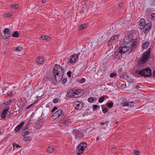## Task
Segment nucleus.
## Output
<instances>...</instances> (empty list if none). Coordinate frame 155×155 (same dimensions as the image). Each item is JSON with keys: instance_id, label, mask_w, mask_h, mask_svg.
I'll use <instances>...</instances> for the list:
<instances>
[{"instance_id": "nucleus-23", "label": "nucleus", "mask_w": 155, "mask_h": 155, "mask_svg": "<svg viewBox=\"0 0 155 155\" xmlns=\"http://www.w3.org/2000/svg\"><path fill=\"white\" fill-rule=\"evenodd\" d=\"M19 34L18 31H15L12 34V36L13 37L17 38Z\"/></svg>"}, {"instance_id": "nucleus-28", "label": "nucleus", "mask_w": 155, "mask_h": 155, "mask_svg": "<svg viewBox=\"0 0 155 155\" xmlns=\"http://www.w3.org/2000/svg\"><path fill=\"white\" fill-rule=\"evenodd\" d=\"M102 110L103 113L104 114L106 113L108 110V109L106 107L103 108L102 107Z\"/></svg>"}, {"instance_id": "nucleus-10", "label": "nucleus", "mask_w": 155, "mask_h": 155, "mask_svg": "<svg viewBox=\"0 0 155 155\" xmlns=\"http://www.w3.org/2000/svg\"><path fill=\"white\" fill-rule=\"evenodd\" d=\"M61 115L63 116L64 115V114H62V110L61 109H60L55 112L52 115L54 119L58 118Z\"/></svg>"}, {"instance_id": "nucleus-51", "label": "nucleus", "mask_w": 155, "mask_h": 155, "mask_svg": "<svg viewBox=\"0 0 155 155\" xmlns=\"http://www.w3.org/2000/svg\"><path fill=\"white\" fill-rule=\"evenodd\" d=\"M106 124V123H103V122H101L100 123V124L101 125H104V124Z\"/></svg>"}, {"instance_id": "nucleus-21", "label": "nucleus", "mask_w": 155, "mask_h": 155, "mask_svg": "<svg viewBox=\"0 0 155 155\" xmlns=\"http://www.w3.org/2000/svg\"><path fill=\"white\" fill-rule=\"evenodd\" d=\"M149 45V43L148 42H146L144 43L142 45V48L144 49H146L147 48Z\"/></svg>"}, {"instance_id": "nucleus-32", "label": "nucleus", "mask_w": 155, "mask_h": 155, "mask_svg": "<svg viewBox=\"0 0 155 155\" xmlns=\"http://www.w3.org/2000/svg\"><path fill=\"white\" fill-rule=\"evenodd\" d=\"M23 140L25 141H30L31 140V137H28L27 138L25 137L23 139Z\"/></svg>"}, {"instance_id": "nucleus-27", "label": "nucleus", "mask_w": 155, "mask_h": 155, "mask_svg": "<svg viewBox=\"0 0 155 155\" xmlns=\"http://www.w3.org/2000/svg\"><path fill=\"white\" fill-rule=\"evenodd\" d=\"M94 101V98L93 97L89 98L88 99V101L89 102L92 103Z\"/></svg>"}, {"instance_id": "nucleus-11", "label": "nucleus", "mask_w": 155, "mask_h": 155, "mask_svg": "<svg viewBox=\"0 0 155 155\" xmlns=\"http://www.w3.org/2000/svg\"><path fill=\"white\" fill-rule=\"evenodd\" d=\"M80 90H78L77 91H70L68 92V96L71 97H77V96H75L77 95L78 94V93L79 92V91Z\"/></svg>"}, {"instance_id": "nucleus-49", "label": "nucleus", "mask_w": 155, "mask_h": 155, "mask_svg": "<svg viewBox=\"0 0 155 155\" xmlns=\"http://www.w3.org/2000/svg\"><path fill=\"white\" fill-rule=\"evenodd\" d=\"M42 2L43 3H45L46 2V0H42Z\"/></svg>"}, {"instance_id": "nucleus-22", "label": "nucleus", "mask_w": 155, "mask_h": 155, "mask_svg": "<svg viewBox=\"0 0 155 155\" xmlns=\"http://www.w3.org/2000/svg\"><path fill=\"white\" fill-rule=\"evenodd\" d=\"M19 6V5L18 4H16L12 5L11 7L13 9H17L18 8Z\"/></svg>"}, {"instance_id": "nucleus-52", "label": "nucleus", "mask_w": 155, "mask_h": 155, "mask_svg": "<svg viewBox=\"0 0 155 155\" xmlns=\"http://www.w3.org/2000/svg\"><path fill=\"white\" fill-rule=\"evenodd\" d=\"M98 139H99L98 137H97L96 138V140H97V141H98Z\"/></svg>"}, {"instance_id": "nucleus-36", "label": "nucleus", "mask_w": 155, "mask_h": 155, "mask_svg": "<svg viewBox=\"0 0 155 155\" xmlns=\"http://www.w3.org/2000/svg\"><path fill=\"white\" fill-rule=\"evenodd\" d=\"M151 16L152 19L153 20H154V18H155V14L152 13L151 14Z\"/></svg>"}, {"instance_id": "nucleus-37", "label": "nucleus", "mask_w": 155, "mask_h": 155, "mask_svg": "<svg viewBox=\"0 0 155 155\" xmlns=\"http://www.w3.org/2000/svg\"><path fill=\"white\" fill-rule=\"evenodd\" d=\"M58 99L57 98H56L53 100V102L54 103H57L58 102Z\"/></svg>"}, {"instance_id": "nucleus-8", "label": "nucleus", "mask_w": 155, "mask_h": 155, "mask_svg": "<svg viewBox=\"0 0 155 155\" xmlns=\"http://www.w3.org/2000/svg\"><path fill=\"white\" fill-rule=\"evenodd\" d=\"M79 54H72L68 59L69 62L74 63L78 60Z\"/></svg>"}, {"instance_id": "nucleus-26", "label": "nucleus", "mask_w": 155, "mask_h": 155, "mask_svg": "<svg viewBox=\"0 0 155 155\" xmlns=\"http://www.w3.org/2000/svg\"><path fill=\"white\" fill-rule=\"evenodd\" d=\"M104 96H103L99 98L98 100V102L99 103H101L104 100Z\"/></svg>"}, {"instance_id": "nucleus-17", "label": "nucleus", "mask_w": 155, "mask_h": 155, "mask_svg": "<svg viewBox=\"0 0 155 155\" xmlns=\"http://www.w3.org/2000/svg\"><path fill=\"white\" fill-rule=\"evenodd\" d=\"M87 27V26L86 24H84L79 26L78 28L79 30H81L86 28Z\"/></svg>"}, {"instance_id": "nucleus-50", "label": "nucleus", "mask_w": 155, "mask_h": 155, "mask_svg": "<svg viewBox=\"0 0 155 155\" xmlns=\"http://www.w3.org/2000/svg\"><path fill=\"white\" fill-rule=\"evenodd\" d=\"M127 78H128V75L126 73H124L123 74Z\"/></svg>"}, {"instance_id": "nucleus-18", "label": "nucleus", "mask_w": 155, "mask_h": 155, "mask_svg": "<svg viewBox=\"0 0 155 155\" xmlns=\"http://www.w3.org/2000/svg\"><path fill=\"white\" fill-rule=\"evenodd\" d=\"M41 38L44 40H48L49 41L50 39V38L49 36L44 35L41 36Z\"/></svg>"}, {"instance_id": "nucleus-45", "label": "nucleus", "mask_w": 155, "mask_h": 155, "mask_svg": "<svg viewBox=\"0 0 155 155\" xmlns=\"http://www.w3.org/2000/svg\"><path fill=\"white\" fill-rule=\"evenodd\" d=\"M114 76H115V74L114 73H111L110 75V77L111 78L113 77Z\"/></svg>"}, {"instance_id": "nucleus-19", "label": "nucleus", "mask_w": 155, "mask_h": 155, "mask_svg": "<svg viewBox=\"0 0 155 155\" xmlns=\"http://www.w3.org/2000/svg\"><path fill=\"white\" fill-rule=\"evenodd\" d=\"M29 133L30 132L28 130H26L24 129L23 132L21 133V135L22 136H25L29 134Z\"/></svg>"}, {"instance_id": "nucleus-29", "label": "nucleus", "mask_w": 155, "mask_h": 155, "mask_svg": "<svg viewBox=\"0 0 155 155\" xmlns=\"http://www.w3.org/2000/svg\"><path fill=\"white\" fill-rule=\"evenodd\" d=\"M25 123L23 121L21 122V123H20L19 125H18L17 126L18 127H19L20 129L22 127L23 125Z\"/></svg>"}, {"instance_id": "nucleus-1", "label": "nucleus", "mask_w": 155, "mask_h": 155, "mask_svg": "<svg viewBox=\"0 0 155 155\" xmlns=\"http://www.w3.org/2000/svg\"><path fill=\"white\" fill-rule=\"evenodd\" d=\"M64 71L58 64H56L54 67L53 73L55 76V80L59 82L63 78Z\"/></svg>"}, {"instance_id": "nucleus-48", "label": "nucleus", "mask_w": 155, "mask_h": 155, "mask_svg": "<svg viewBox=\"0 0 155 155\" xmlns=\"http://www.w3.org/2000/svg\"><path fill=\"white\" fill-rule=\"evenodd\" d=\"M140 87V86L138 85H136L135 86V87L137 89H139Z\"/></svg>"}, {"instance_id": "nucleus-25", "label": "nucleus", "mask_w": 155, "mask_h": 155, "mask_svg": "<svg viewBox=\"0 0 155 155\" xmlns=\"http://www.w3.org/2000/svg\"><path fill=\"white\" fill-rule=\"evenodd\" d=\"M12 16V15L9 13H8L4 14V16L5 18H9Z\"/></svg>"}, {"instance_id": "nucleus-6", "label": "nucleus", "mask_w": 155, "mask_h": 155, "mask_svg": "<svg viewBox=\"0 0 155 155\" xmlns=\"http://www.w3.org/2000/svg\"><path fill=\"white\" fill-rule=\"evenodd\" d=\"M87 143L86 142H83L81 143L77 148L76 152L78 155H80L81 154L84 149L87 147Z\"/></svg>"}, {"instance_id": "nucleus-13", "label": "nucleus", "mask_w": 155, "mask_h": 155, "mask_svg": "<svg viewBox=\"0 0 155 155\" xmlns=\"http://www.w3.org/2000/svg\"><path fill=\"white\" fill-rule=\"evenodd\" d=\"M75 108L77 110L81 109L83 107V104L81 101H77L75 103Z\"/></svg>"}, {"instance_id": "nucleus-14", "label": "nucleus", "mask_w": 155, "mask_h": 155, "mask_svg": "<svg viewBox=\"0 0 155 155\" xmlns=\"http://www.w3.org/2000/svg\"><path fill=\"white\" fill-rule=\"evenodd\" d=\"M134 103L133 102H126L123 103L122 106L123 107H131L134 105Z\"/></svg>"}, {"instance_id": "nucleus-38", "label": "nucleus", "mask_w": 155, "mask_h": 155, "mask_svg": "<svg viewBox=\"0 0 155 155\" xmlns=\"http://www.w3.org/2000/svg\"><path fill=\"white\" fill-rule=\"evenodd\" d=\"M134 153L135 154H136L137 155H139L140 154H139V151L137 150H134Z\"/></svg>"}, {"instance_id": "nucleus-2", "label": "nucleus", "mask_w": 155, "mask_h": 155, "mask_svg": "<svg viewBox=\"0 0 155 155\" xmlns=\"http://www.w3.org/2000/svg\"><path fill=\"white\" fill-rule=\"evenodd\" d=\"M150 56V51H149L144 52L142 56L140 58L137 64V66L142 69L143 68L144 64L149 59Z\"/></svg>"}, {"instance_id": "nucleus-9", "label": "nucleus", "mask_w": 155, "mask_h": 155, "mask_svg": "<svg viewBox=\"0 0 155 155\" xmlns=\"http://www.w3.org/2000/svg\"><path fill=\"white\" fill-rule=\"evenodd\" d=\"M11 35V32L8 28L5 29L3 34H2V38L5 39L8 38Z\"/></svg>"}, {"instance_id": "nucleus-7", "label": "nucleus", "mask_w": 155, "mask_h": 155, "mask_svg": "<svg viewBox=\"0 0 155 155\" xmlns=\"http://www.w3.org/2000/svg\"><path fill=\"white\" fill-rule=\"evenodd\" d=\"M129 49L127 48V46H122L120 47L118 49V50L116 52L115 54L118 55L119 53H120L121 55L124 54L128 51Z\"/></svg>"}, {"instance_id": "nucleus-12", "label": "nucleus", "mask_w": 155, "mask_h": 155, "mask_svg": "<svg viewBox=\"0 0 155 155\" xmlns=\"http://www.w3.org/2000/svg\"><path fill=\"white\" fill-rule=\"evenodd\" d=\"M119 38V36L117 35H114L110 39L108 43V45H110L112 43H114V42L117 40Z\"/></svg>"}, {"instance_id": "nucleus-41", "label": "nucleus", "mask_w": 155, "mask_h": 155, "mask_svg": "<svg viewBox=\"0 0 155 155\" xmlns=\"http://www.w3.org/2000/svg\"><path fill=\"white\" fill-rule=\"evenodd\" d=\"M57 109V107H54L51 110L52 112H54L55 110Z\"/></svg>"}, {"instance_id": "nucleus-35", "label": "nucleus", "mask_w": 155, "mask_h": 155, "mask_svg": "<svg viewBox=\"0 0 155 155\" xmlns=\"http://www.w3.org/2000/svg\"><path fill=\"white\" fill-rule=\"evenodd\" d=\"M98 107V106L97 105H93V110H96Z\"/></svg>"}, {"instance_id": "nucleus-40", "label": "nucleus", "mask_w": 155, "mask_h": 155, "mask_svg": "<svg viewBox=\"0 0 155 155\" xmlns=\"http://www.w3.org/2000/svg\"><path fill=\"white\" fill-rule=\"evenodd\" d=\"M20 129V128L18 127L17 126L15 129V131L16 132H18L19 130Z\"/></svg>"}, {"instance_id": "nucleus-5", "label": "nucleus", "mask_w": 155, "mask_h": 155, "mask_svg": "<svg viewBox=\"0 0 155 155\" xmlns=\"http://www.w3.org/2000/svg\"><path fill=\"white\" fill-rule=\"evenodd\" d=\"M145 20L143 18H141L140 20L139 25L141 26H144L145 29V32L146 33L148 32L151 29L152 25L149 23L145 24Z\"/></svg>"}, {"instance_id": "nucleus-30", "label": "nucleus", "mask_w": 155, "mask_h": 155, "mask_svg": "<svg viewBox=\"0 0 155 155\" xmlns=\"http://www.w3.org/2000/svg\"><path fill=\"white\" fill-rule=\"evenodd\" d=\"M12 101V100H8L5 101L4 104L6 105H8L10 104L11 103Z\"/></svg>"}, {"instance_id": "nucleus-24", "label": "nucleus", "mask_w": 155, "mask_h": 155, "mask_svg": "<svg viewBox=\"0 0 155 155\" xmlns=\"http://www.w3.org/2000/svg\"><path fill=\"white\" fill-rule=\"evenodd\" d=\"M23 49L22 47L21 46H18L17 47L15 50V51H21Z\"/></svg>"}, {"instance_id": "nucleus-31", "label": "nucleus", "mask_w": 155, "mask_h": 155, "mask_svg": "<svg viewBox=\"0 0 155 155\" xmlns=\"http://www.w3.org/2000/svg\"><path fill=\"white\" fill-rule=\"evenodd\" d=\"M12 145L14 147H16V148H18V147H21V146L15 143H14Z\"/></svg>"}, {"instance_id": "nucleus-39", "label": "nucleus", "mask_w": 155, "mask_h": 155, "mask_svg": "<svg viewBox=\"0 0 155 155\" xmlns=\"http://www.w3.org/2000/svg\"><path fill=\"white\" fill-rule=\"evenodd\" d=\"M71 72L70 71H68V72H67V74L69 78H70L71 77Z\"/></svg>"}, {"instance_id": "nucleus-20", "label": "nucleus", "mask_w": 155, "mask_h": 155, "mask_svg": "<svg viewBox=\"0 0 155 155\" xmlns=\"http://www.w3.org/2000/svg\"><path fill=\"white\" fill-rule=\"evenodd\" d=\"M55 150V148L51 146L49 147L47 149L49 153L53 152Z\"/></svg>"}, {"instance_id": "nucleus-3", "label": "nucleus", "mask_w": 155, "mask_h": 155, "mask_svg": "<svg viewBox=\"0 0 155 155\" xmlns=\"http://www.w3.org/2000/svg\"><path fill=\"white\" fill-rule=\"evenodd\" d=\"M124 41L127 43V45L128 48L131 49L130 51L133 50V49L135 48L137 45V42L135 39H133L130 37L128 36L125 37L124 39Z\"/></svg>"}, {"instance_id": "nucleus-16", "label": "nucleus", "mask_w": 155, "mask_h": 155, "mask_svg": "<svg viewBox=\"0 0 155 155\" xmlns=\"http://www.w3.org/2000/svg\"><path fill=\"white\" fill-rule=\"evenodd\" d=\"M36 62L39 64H43L44 63V58L42 57H39L36 60Z\"/></svg>"}, {"instance_id": "nucleus-44", "label": "nucleus", "mask_w": 155, "mask_h": 155, "mask_svg": "<svg viewBox=\"0 0 155 155\" xmlns=\"http://www.w3.org/2000/svg\"><path fill=\"white\" fill-rule=\"evenodd\" d=\"M123 3L122 2L120 3L119 5V6L120 7H121L123 6Z\"/></svg>"}, {"instance_id": "nucleus-53", "label": "nucleus", "mask_w": 155, "mask_h": 155, "mask_svg": "<svg viewBox=\"0 0 155 155\" xmlns=\"http://www.w3.org/2000/svg\"><path fill=\"white\" fill-rule=\"evenodd\" d=\"M124 75H123V76H123H123H122V78H125V77H124Z\"/></svg>"}, {"instance_id": "nucleus-46", "label": "nucleus", "mask_w": 155, "mask_h": 155, "mask_svg": "<svg viewBox=\"0 0 155 155\" xmlns=\"http://www.w3.org/2000/svg\"><path fill=\"white\" fill-rule=\"evenodd\" d=\"M12 91L9 92L8 93V96H11L12 95Z\"/></svg>"}, {"instance_id": "nucleus-43", "label": "nucleus", "mask_w": 155, "mask_h": 155, "mask_svg": "<svg viewBox=\"0 0 155 155\" xmlns=\"http://www.w3.org/2000/svg\"><path fill=\"white\" fill-rule=\"evenodd\" d=\"M85 81V79L84 78H81V83H83Z\"/></svg>"}, {"instance_id": "nucleus-33", "label": "nucleus", "mask_w": 155, "mask_h": 155, "mask_svg": "<svg viewBox=\"0 0 155 155\" xmlns=\"http://www.w3.org/2000/svg\"><path fill=\"white\" fill-rule=\"evenodd\" d=\"M113 103H109L108 104H107V106L111 108L113 106Z\"/></svg>"}, {"instance_id": "nucleus-42", "label": "nucleus", "mask_w": 155, "mask_h": 155, "mask_svg": "<svg viewBox=\"0 0 155 155\" xmlns=\"http://www.w3.org/2000/svg\"><path fill=\"white\" fill-rule=\"evenodd\" d=\"M62 81L63 83H65L66 82L67 80L66 78H64L62 80Z\"/></svg>"}, {"instance_id": "nucleus-34", "label": "nucleus", "mask_w": 155, "mask_h": 155, "mask_svg": "<svg viewBox=\"0 0 155 155\" xmlns=\"http://www.w3.org/2000/svg\"><path fill=\"white\" fill-rule=\"evenodd\" d=\"M6 113H7L6 116L9 117H10L11 116V112L9 111L8 110L7 111Z\"/></svg>"}, {"instance_id": "nucleus-4", "label": "nucleus", "mask_w": 155, "mask_h": 155, "mask_svg": "<svg viewBox=\"0 0 155 155\" xmlns=\"http://www.w3.org/2000/svg\"><path fill=\"white\" fill-rule=\"evenodd\" d=\"M136 75L138 77H140V75L148 77L151 75V70L149 68H146L140 71L138 70L136 71Z\"/></svg>"}, {"instance_id": "nucleus-54", "label": "nucleus", "mask_w": 155, "mask_h": 155, "mask_svg": "<svg viewBox=\"0 0 155 155\" xmlns=\"http://www.w3.org/2000/svg\"><path fill=\"white\" fill-rule=\"evenodd\" d=\"M117 123H118V122H117H117L116 123V124H117Z\"/></svg>"}, {"instance_id": "nucleus-15", "label": "nucleus", "mask_w": 155, "mask_h": 155, "mask_svg": "<svg viewBox=\"0 0 155 155\" xmlns=\"http://www.w3.org/2000/svg\"><path fill=\"white\" fill-rule=\"evenodd\" d=\"M9 108L8 107H5L3 110L2 114V118L3 119H5V116H6L7 113L6 112L8 110Z\"/></svg>"}, {"instance_id": "nucleus-47", "label": "nucleus", "mask_w": 155, "mask_h": 155, "mask_svg": "<svg viewBox=\"0 0 155 155\" xmlns=\"http://www.w3.org/2000/svg\"><path fill=\"white\" fill-rule=\"evenodd\" d=\"M33 104L29 105H28L27 107V109H29V108H30L31 106H32L33 105Z\"/></svg>"}]
</instances>
